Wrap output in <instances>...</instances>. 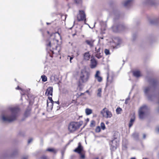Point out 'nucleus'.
I'll return each instance as SVG.
<instances>
[{
  "label": "nucleus",
  "instance_id": "nucleus-25",
  "mask_svg": "<svg viewBox=\"0 0 159 159\" xmlns=\"http://www.w3.org/2000/svg\"><path fill=\"white\" fill-rule=\"evenodd\" d=\"M122 111V109L120 107L117 108L116 110V113L117 114H120Z\"/></svg>",
  "mask_w": 159,
  "mask_h": 159
},
{
  "label": "nucleus",
  "instance_id": "nucleus-33",
  "mask_svg": "<svg viewBox=\"0 0 159 159\" xmlns=\"http://www.w3.org/2000/svg\"><path fill=\"white\" fill-rule=\"evenodd\" d=\"M104 52L106 55H108L110 54L109 50L107 49H105L104 51Z\"/></svg>",
  "mask_w": 159,
  "mask_h": 159
},
{
  "label": "nucleus",
  "instance_id": "nucleus-57",
  "mask_svg": "<svg viewBox=\"0 0 159 159\" xmlns=\"http://www.w3.org/2000/svg\"><path fill=\"white\" fill-rule=\"evenodd\" d=\"M130 159H136L135 157H132Z\"/></svg>",
  "mask_w": 159,
  "mask_h": 159
},
{
  "label": "nucleus",
  "instance_id": "nucleus-41",
  "mask_svg": "<svg viewBox=\"0 0 159 159\" xmlns=\"http://www.w3.org/2000/svg\"><path fill=\"white\" fill-rule=\"evenodd\" d=\"M32 141V139H30L28 141V143H30Z\"/></svg>",
  "mask_w": 159,
  "mask_h": 159
},
{
  "label": "nucleus",
  "instance_id": "nucleus-56",
  "mask_svg": "<svg viewBox=\"0 0 159 159\" xmlns=\"http://www.w3.org/2000/svg\"><path fill=\"white\" fill-rule=\"evenodd\" d=\"M87 121H89V118H87Z\"/></svg>",
  "mask_w": 159,
  "mask_h": 159
},
{
  "label": "nucleus",
  "instance_id": "nucleus-16",
  "mask_svg": "<svg viewBox=\"0 0 159 159\" xmlns=\"http://www.w3.org/2000/svg\"><path fill=\"white\" fill-rule=\"evenodd\" d=\"M91 68H94L97 66V62L95 59L93 58L91 60Z\"/></svg>",
  "mask_w": 159,
  "mask_h": 159
},
{
  "label": "nucleus",
  "instance_id": "nucleus-54",
  "mask_svg": "<svg viewBox=\"0 0 159 159\" xmlns=\"http://www.w3.org/2000/svg\"><path fill=\"white\" fill-rule=\"evenodd\" d=\"M150 22L152 24H153V23L152 22V20L150 21Z\"/></svg>",
  "mask_w": 159,
  "mask_h": 159
},
{
  "label": "nucleus",
  "instance_id": "nucleus-2",
  "mask_svg": "<svg viewBox=\"0 0 159 159\" xmlns=\"http://www.w3.org/2000/svg\"><path fill=\"white\" fill-rule=\"evenodd\" d=\"M8 110L10 112L2 114L1 116L2 120L3 122H11L16 120L17 114L20 109L18 107H9Z\"/></svg>",
  "mask_w": 159,
  "mask_h": 159
},
{
  "label": "nucleus",
  "instance_id": "nucleus-31",
  "mask_svg": "<svg viewBox=\"0 0 159 159\" xmlns=\"http://www.w3.org/2000/svg\"><path fill=\"white\" fill-rule=\"evenodd\" d=\"M95 78L97 79V80L99 82H101L102 80V78L100 76H98Z\"/></svg>",
  "mask_w": 159,
  "mask_h": 159
},
{
  "label": "nucleus",
  "instance_id": "nucleus-48",
  "mask_svg": "<svg viewBox=\"0 0 159 159\" xmlns=\"http://www.w3.org/2000/svg\"><path fill=\"white\" fill-rule=\"evenodd\" d=\"M16 89H20L21 90V88H19V86H18L16 88Z\"/></svg>",
  "mask_w": 159,
  "mask_h": 159
},
{
  "label": "nucleus",
  "instance_id": "nucleus-40",
  "mask_svg": "<svg viewBox=\"0 0 159 159\" xmlns=\"http://www.w3.org/2000/svg\"><path fill=\"white\" fill-rule=\"evenodd\" d=\"M129 98H127L126 99L125 102V104H127L128 103V101L129 100Z\"/></svg>",
  "mask_w": 159,
  "mask_h": 159
},
{
  "label": "nucleus",
  "instance_id": "nucleus-32",
  "mask_svg": "<svg viewBox=\"0 0 159 159\" xmlns=\"http://www.w3.org/2000/svg\"><path fill=\"white\" fill-rule=\"evenodd\" d=\"M101 130V129L99 126H98L95 129V131L96 132H99Z\"/></svg>",
  "mask_w": 159,
  "mask_h": 159
},
{
  "label": "nucleus",
  "instance_id": "nucleus-11",
  "mask_svg": "<svg viewBox=\"0 0 159 159\" xmlns=\"http://www.w3.org/2000/svg\"><path fill=\"white\" fill-rule=\"evenodd\" d=\"M111 145V148L113 150H116L119 145V142L117 141L116 139L112 140L110 143Z\"/></svg>",
  "mask_w": 159,
  "mask_h": 159
},
{
  "label": "nucleus",
  "instance_id": "nucleus-53",
  "mask_svg": "<svg viewBox=\"0 0 159 159\" xmlns=\"http://www.w3.org/2000/svg\"><path fill=\"white\" fill-rule=\"evenodd\" d=\"M84 94V93H81L80 96H81V95H83Z\"/></svg>",
  "mask_w": 159,
  "mask_h": 159
},
{
  "label": "nucleus",
  "instance_id": "nucleus-36",
  "mask_svg": "<svg viewBox=\"0 0 159 159\" xmlns=\"http://www.w3.org/2000/svg\"><path fill=\"white\" fill-rule=\"evenodd\" d=\"M50 80L52 82H53L55 80V77L54 76L52 75L50 77Z\"/></svg>",
  "mask_w": 159,
  "mask_h": 159
},
{
  "label": "nucleus",
  "instance_id": "nucleus-3",
  "mask_svg": "<svg viewBox=\"0 0 159 159\" xmlns=\"http://www.w3.org/2000/svg\"><path fill=\"white\" fill-rule=\"evenodd\" d=\"M57 41L56 39H54L52 40H48L46 41V45L47 49L50 50L54 53H57L58 51H57Z\"/></svg>",
  "mask_w": 159,
  "mask_h": 159
},
{
  "label": "nucleus",
  "instance_id": "nucleus-34",
  "mask_svg": "<svg viewBox=\"0 0 159 159\" xmlns=\"http://www.w3.org/2000/svg\"><path fill=\"white\" fill-rule=\"evenodd\" d=\"M154 0H147V2L150 4L152 5L154 4Z\"/></svg>",
  "mask_w": 159,
  "mask_h": 159
},
{
  "label": "nucleus",
  "instance_id": "nucleus-59",
  "mask_svg": "<svg viewBox=\"0 0 159 159\" xmlns=\"http://www.w3.org/2000/svg\"><path fill=\"white\" fill-rule=\"evenodd\" d=\"M94 159H98V157H96L95 158H94Z\"/></svg>",
  "mask_w": 159,
  "mask_h": 159
},
{
  "label": "nucleus",
  "instance_id": "nucleus-18",
  "mask_svg": "<svg viewBox=\"0 0 159 159\" xmlns=\"http://www.w3.org/2000/svg\"><path fill=\"white\" fill-rule=\"evenodd\" d=\"M90 57V55L89 52H86L84 55V59L86 60H89Z\"/></svg>",
  "mask_w": 159,
  "mask_h": 159
},
{
  "label": "nucleus",
  "instance_id": "nucleus-47",
  "mask_svg": "<svg viewBox=\"0 0 159 159\" xmlns=\"http://www.w3.org/2000/svg\"><path fill=\"white\" fill-rule=\"evenodd\" d=\"M146 134H143V139H145L146 138Z\"/></svg>",
  "mask_w": 159,
  "mask_h": 159
},
{
  "label": "nucleus",
  "instance_id": "nucleus-55",
  "mask_svg": "<svg viewBox=\"0 0 159 159\" xmlns=\"http://www.w3.org/2000/svg\"><path fill=\"white\" fill-rule=\"evenodd\" d=\"M47 24L48 25L50 24V23H49L47 22Z\"/></svg>",
  "mask_w": 159,
  "mask_h": 159
},
{
  "label": "nucleus",
  "instance_id": "nucleus-8",
  "mask_svg": "<svg viewBox=\"0 0 159 159\" xmlns=\"http://www.w3.org/2000/svg\"><path fill=\"white\" fill-rule=\"evenodd\" d=\"M83 150V147L81 146L80 143H78V147L74 150V151L79 154L80 156V158L82 159H84L85 158V156L84 154L81 153Z\"/></svg>",
  "mask_w": 159,
  "mask_h": 159
},
{
  "label": "nucleus",
  "instance_id": "nucleus-46",
  "mask_svg": "<svg viewBox=\"0 0 159 159\" xmlns=\"http://www.w3.org/2000/svg\"><path fill=\"white\" fill-rule=\"evenodd\" d=\"M120 44V43L119 42L118 43H117L116 44V46L115 47L117 48L118 46Z\"/></svg>",
  "mask_w": 159,
  "mask_h": 159
},
{
  "label": "nucleus",
  "instance_id": "nucleus-52",
  "mask_svg": "<svg viewBox=\"0 0 159 159\" xmlns=\"http://www.w3.org/2000/svg\"><path fill=\"white\" fill-rule=\"evenodd\" d=\"M86 93H89V91L88 90H87L85 92Z\"/></svg>",
  "mask_w": 159,
  "mask_h": 159
},
{
  "label": "nucleus",
  "instance_id": "nucleus-29",
  "mask_svg": "<svg viewBox=\"0 0 159 159\" xmlns=\"http://www.w3.org/2000/svg\"><path fill=\"white\" fill-rule=\"evenodd\" d=\"M30 110H27L26 111L25 113V117H27L28 115L30 114Z\"/></svg>",
  "mask_w": 159,
  "mask_h": 159
},
{
  "label": "nucleus",
  "instance_id": "nucleus-50",
  "mask_svg": "<svg viewBox=\"0 0 159 159\" xmlns=\"http://www.w3.org/2000/svg\"><path fill=\"white\" fill-rule=\"evenodd\" d=\"M77 56H78L79 55V52H77L76 53Z\"/></svg>",
  "mask_w": 159,
  "mask_h": 159
},
{
  "label": "nucleus",
  "instance_id": "nucleus-61",
  "mask_svg": "<svg viewBox=\"0 0 159 159\" xmlns=\"http://www.w3.org/2000/svg\"><path fill=\"white\" fill-rule=\"evenodd\" d=\"M147 159V158H145V159Z\"/></svg>",
  "mask_w": 159,
  "mask_h": 159
},
{
  "label": "nucleus",
  "instance_id": "nucleus-10",
  "mask_svg": "<svg viewBox=\"0 0 159 159\" xmlns=\"http://www.w3.org/2000/svg\"><path fill=\"white\" fill-rule=\"evenodd\" d=\"M125 27L124 25L120 24L117 26L113 25L112 26V28L114 31L116 32L125 30Z\"/></svg>",
  "mask_w": 159,
  "mask_h": 159
},
{
  "label": "nucleus",
  "instance_id": "nucleus-39",
  "mask_svg": "<svg viewBox=\"0 0 159 159\" xmlns=\"http://www.w3.org/2000/svg\"><path fill=\"white\" fill-rule=\"evenodd\" d=\"M75 2L77 3H79L81 2V0H75Z\"/></svg>",
  "mask_w": 159,
  "mask_h": 159
},
{
  "label": "nucleus",
  "instance_id": "nucleus-58",
  "mask_svg": "<svg viewBox=\"0 0 159 159\" xmlns=\"http://www.w3.org/2000/svg\"><path fill=\"white\" fill-rule=\"evenodd\" d=\"M61 153H62V155H63V154H64V152H62Z\"/></svg>",
  "mask_w": 159,
  "mask_h": 159
},
{
  "label": "nucleus",
  "instance_id": "nucleus-13",
  "mask_svg": "<svg viewBox=\"0 0 159 159\" xmlns=\"http://www.w3.org/2000/svg\"><path fill=\"white\" fill-rule=\"evenodd\" d=\"M52 92L53 88L52 87H49L47 89L45 93V94L47 96H52Z\"/></svg>",
  "mask_w": 159,
  "mask_h": 159
},
{
  "label": "nucleus",
  "instance_id": "nucleus-45",
  "mask_svg": "<svg viewBox=\"0 0 159 159\" xmlns=\"http://www.w3.org/2000/svg\"><path fill=\"white\" fill-rule=\"evenodd\" d=\"M73 59V57H70V62L71 63V60Z\"/></svg>",
  "mask_w": 159,
  "mask_h": 159
},
{
  "label": "nucleus",
  "instance_id": "nucleus-38",
  "mask_svg": "<svg viewBox=\"0 0 159 159\" xmlns=\"http://www.w3.org/2000/svg\"><path fill=\"white\" fill-rule=\"evenodd\" d=\"M48 99L49 100V102H54V101L52 100V98L51 97H48Z\"/></svg>",
  "mask_w": 159,
  "mask_h": 159
},
{
  "label": "nucleus",
  "instance_id": "nucleus-23",
  "mask_svg": "<svg viewBox=\"0 0 159 159\" xmlns=\"http://www.w3.org/2000/svg\"><path fill=\"white\" fill-rule=\"evenodd\" d=\"M132 136L135 139H137L138 138L139 134L138 133L135 132L133 134Z\"/></svg>",
  "mask_w": 159,
  "mask_h": 159
},
{
  "label": "nucleus",
  "instance_id": "nucleus-44",
  "mask_svg": "<svg viewBox=\"0 0 159 159\" xmlns=\"http://www.w3.org/2000/svg\"><path fill=\"white\" fill-rule=\"evenodd\" d=\"M101 30H106V26H105L103 28H102V27L101 28Z\"/></svg>",
  "mask_w": 159,
  "mask_h": 159
},
{
  "label": "nucleus",
  "instance_id": "nucleus-49",
  "mask_svg": "<svg viewBox=\"0 0 159 159\" xmlns=\"http://www.w3.org/2000/svg\"><path fill=\"white\" fill-rule=\"evenodd\" d=\"M54 103H56L58 104V103H59V101H54Z\"/></svg>",
  "mask_w": 159,
  "mask_h": 159
},
{
  "label": "nucleus",
  "instance_id": "nucleus-1",
  "mask_svg": "<svg viewBox=\"0 0 159 159\" xmlns=\"http://www.w3.org/2000/svg\"><path fill=\"white\" fill-rule=\"evenodd\" d=\"M146 80L150 85L144 88V95L149 100L151 101H154L156 99L157 96L154 92L152 91V90L157 85V81L156 80L151 78H147Z\"/></svg>",
  "mask_w": 159,
  "mask_h": 159
},
{
  "label": "nucleus",
  "instance_id": "nucleus-21",
  "mask_svg": "<svg viewBox=\"0 0 159 159\" xmlns=\"http://www.w3.org/2000/svg\"><path fill=\"white\" fill-rule=\"evenodd\" d=\"M92 110L89 108H86L85 109V112L86 115H89L92 113Z\"/></svg>",
  "mask_w": 159,
  "mask_h": 159
},
{
  "label": "nucleus",
  "instance_id": "nucleus-19",
  "mask_svg": "<svg viewBox=\"0 0 159 159\" xmlns=\"http://www.w3.org/2000/svg\"><path fill=\"white\" fill-rule=\"evenodd\" d=\"M134 75L136 77H138L141 76L140 72L139 70H136L133 72Z\"/></svg>",
  "mask_w": 159,
  "mask_h": 159
},
{
  "label": "nucleus",
  "instance_id": "nucleus-15",
  "mask_svg": "<svg viewBox=\"0 0 159 159\" xmlns=\"http://www.w3.org/2000/svg\"><path fill=\"white\" fill-rule=\"evenodd\" d=\"M133 0H126L123 3V5L126 7H128L131 5Z\"/></svg>",
  "mask_w": 159,
  "mask_h": 159
},
{
  "label": "nucleus",
  "instance_id": "nucleus-22",
  "mask_svg": "<svg viewBox=\"0 0 159 159\" xmlns=\"http://www.w3.org/2000/svg\"><path fill=\"white\" fill-rule=\"evenodd\" d=\"M134 121V118H131L129 123V128H130L133 125Z\"/></svg>",
  "mask_w": 159,
  "mask_h": 159
},
{
  "label": "nucleus",
  "instance_id": "nucleus-14",
  "mask_svg": "<svg viewBox=\"0 0 159 159\" xmlns=\"http://www.w3.org/2000/svg\"><path fill=\"white\" fill-rule=\"evenodd\" d=\"M54 102H49L47 100V109L48 110H51L52 108L53 104Z\"/></svg>",
  "mask_w": 159,
  "mask_h": 159
},
{
  "label": "nucleus",
  "instance_id": "nucleus-30",
  "mask_svg": "<svg viewBox=\"0 0 159 159\" xmlns=\"http://www.w3.org/2000/svg\"><path fill=\"white\" fill-rule=\"evenodd\" d=\"M101 129L102 130H104L105 129V124L103 123L102 122L101 123Z\"/></svg>",
  "mask_w": 159,
  "mask_h": 159
},
{
  "label": "nucleus",
  "instance_id": "nucleus-4",
  "mask_svg": "<svg viewBox=\"0 0 159 159\" xmlns=\"http://www.w3.org/2000/svg\"><path fill=\"white\" fill-rule=\"evenodd\" d=\"M149 108L146 105L140 107L139 110V115L140 119H143L145 118L148 114Z\"/></svg>",
  "mask_w": 159,
  "mask_h": 159
},
{
  "label": "nucleus",
  "instance_id": "nucleus-43",
  "mask_svg": "<svg viewBox=\"0 0 159 159\" xmlns=\"http://www.w3.org/2000/svg\"><path fill=\"white\" fill-rule=\"evenodd\" d=\"M156 131L157 133L159 132V127H157L156 129Z\"/></svg>",
  "mask_w": 159,
  "mask_h": 159
},
{
  "label": "nucleus",
  "instance_id": "nucleus-37",
  "mask_svg": "<svg viewBox=\"0 0 159 159\" xmlns=\"http://www.w3.org/2000/svg\"><path fill=\"white\" fill-rule=\"evenodd\" d=\"M100 47H99L98 49H97V48H95V52H100Z\"/></svg>",
  "mask_w": 159,
  "mask_h": 159
},
{
  "label": "nucleus",
  "instance_id": "nucleus-6",
  "mask_svg": "<svg viewBox=\"0 0 159 159\" xmlns=\"http://www.w3.org/2000/svg\"><path fill=\"white\" fill-rule=\"evenodd\" d=\"M80 125L77 122H70L68 125V129L70 132L75 131L78 129Z\"/></svg>",
  "mask_w": 159,
  "mask_h": 159
},
{
  "label": "nucleus",
  "instance_id": "nucleus-20",
  "mask_svg": "<svg viewBox=\"0 0 159 159\" xmlns=\"http://www.w3.org/2000/svg\"><path fill=\"white\" fill-rule=\"evenodd\" d=\"M95 56L98 59H100L102 57V53L98 52H95Z\"/></svg>",
  "mask_w": 159,
  "mask_h": 159
},
{
  "label": "nucleus",
  "instance_id": "nucleus-35",
  "mask_svg": "<svg viewBox=\"0 0 159 159\" xmlns=\"http://www.w3.org/2000/svg\"><path fill=\"white\" fill-rule=\"evenodd\" d=\"M100 73V71H97L96 72V74L95 75V77H97L98 76H99V75Z\"/></svg>",
  "mask_w": 159,
  "mask_h": 159
},
{
  "label": "nucleus",
  "instance_id": "nucleus-42",
  "mask_svg": "<svg viewBox=\"0 0 159 159\" xmlns=\"http://www.w3.org/2000/svg\"><path fill=\"white\" fill-rule=\"evenodd\" d=\"M41 159H47V158L45 156H43L41 158Z\"/></svg>",
  "mask_w": 159,
  "mask_h": 159
},
{
  "label": "nucleus",
  "instance_id": "nucleus-26",
  "mask_svg": "<svg viewBox=\"0 0 159 159\" xmlns=\"http://www.w3.org/2000/svg\"><path fill=\"white\" fill-rule=\"evenodd\" d=\"M41 77L43 82H46L47 81V77L45 75H42Z\"/></svg>",
  "mask_w": 159,
  "mask_h": 159
},
{
  "label": "nucleus",
  "instance_id": "nucleus-60",
  "mask_svg": "<svg viewBox=\"0 0 159 159\" xmlns=\"http://www.w3.org/2000/svg\"><path fill=\"white\" fill-rule=\"evenodd\" d=\"M115 40H117V39H115ZM117 40H120L119 39H117Z\"/></svg>",
  "mask_w": 159,
  "mask_h": 159
},
{
  "label": "nucleus",
  "instance_id": "nucleus-28",
  "mask_svg": "<svg viewBox=\"0 0 159 159\" xmlns=\"http://www.w3.org/2000/svg\"><path fill=\"white\" fill-rule=\"evenodd\" d=\"M46 151L50 152H53L54 153L56 152L55 150L53 148H48L47 149Z\"/></svg>",
  "mask_w": 159,
  "mask_h": 159
},
{
  "label": "nucleus",
  "instance_id": "nucleus-12",
  "mask_svg": "<svg viewBox=\"0 0 159 159\" xmlns=\"http://www.w3.org/2000/svg\"><path fill=\"white\" fill-rule=\"evenodd\" d=\"M114 75H110L108 74L107 78V85H109L112 83L114 82Z\"/></svg>",
  "mask_w": 159,
  "mask_h": 159
},
{
  "label": "nucleus",
  "instance_id": "nucleus-51",
  "mask_svg": "<svg viewBox=\"0 0 159 159\" xmlns=\"http://www.w3.org/2000/svg\"><path fill=\"white\" fill-rule=\"evenodd\" d=\"M22 159H27V157H24Z\"/></svg>",
  "mask_w": 159,
  "mask_h": 159
},
{
  "label": "nucleus",
  "instance_id": "nucleus-17",
  "mask_svg": "<svg viewBox=\"0 0 159 159\" xmlns=\"http://www.w3.org/2000/svg\"><path fill=\"white\" fill-rule=\"evenodd\" d=\"M94 41L95 40L93 39L87 40L85 41V42L90 47H92L93 46Z\"/></svg>",
  "mask_w": 159,
  "mask_h": 159
},
{
  "label": "nucleus",
  "instance_id": "nucleus-24",
  "mask_svg": "<svg viewBox=\"0 0 159 159\" xmlns=\"http://www.w3.org/2000/svg\"><path fill=\"white\" fill-rule=\"evenodd\" d=\"M102 89L99 88L98 90L97 96L99 97H101V96Z\"/></svg>",
  "mask_w": 159,
  "mask_h": 159
},
{
  "label": "nucleus",
  "instance_id": "nucleus-27",
  "mask_svg": "<svg viewBox=\"0 0 159 159\" xmlns=\"http://www.w3.org/2000/svg\"><path fill=\"white\" fill-rule=\"evenodd\" d=\"M95 122L94 120H92L91 121L90 124V126L91 127H93L95 126Z\"/></svg>",
  "mask_w": 159,
  "mask_h": 159
},
{
  "label": "nucleus",
  "instance_id": "nucleus-9",
  "mask_svg": "<svg viewBox=\"0 0 159 159\" xmlns=\"http://www.w3.org/2000/svg\"><path fill=\"white\" fill-rule=\"evenodd\" d=\"M77 18L78 21H86V15L83 11H79V13L77 15Z\"/></svg>",
  "mask_w": 159,
  "mask_h": 159
},
{
  "label": "nucleus",
  "instance_id": "nucleus-5",
  "mask_svg": "<svg viewBox=\"0 0 159 159\" xmlns=\"http://www.w3.org/2000/svg\"><path fill=\"white\" fill-rule=\"evenodd\" d=\"M90 73L85 69L81 70L80 75V80L82 83H85L89 80Z\"/></svg>",
  "mask_w": 159,
  "mask_h": 159
},
{
  "label": "nucleus",
  "instance_id": "nucleus-7",
  "mask_svg": "<svg viewBox=\"0 0 159 159\" xmlns=\"http://www.w3.org/2000/svg\"><path fill=\"white\" fill-rule=\"evenodd\" d=\"M101 113L104 117L106 118H111L112 116L111 112L106 107L101 111Z\"/></svg>",
  "mask_w": 159,
  "mask_h": 159
}]
</instances>
